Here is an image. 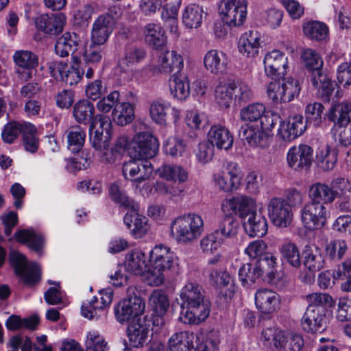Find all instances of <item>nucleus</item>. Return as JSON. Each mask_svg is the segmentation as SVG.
<instances>
[{
	"instance_id": "obj_1",
	"label": "nucleus",
	"mask_w": 351,
	"mask_h": 351,
	"mask_svg": "<svg viewBox=\"0 0 351 351\" xmlns=\"http://www.w3.org/2000/svg\"><path fill=\"white\" fill-rule=\"evenodd\" d=\"M182 301L179 319L189 324H199L205 321L210 314V304L205 299L203 289L196 282H189L182 289Z\"/></svg>"
},
{
	"instance_id": "obj_2",
	"label": "nucleus",
	"mask_w": 351,
	"mask_h": 351,
	"mask_svg": "<svg viewBox=\"0 0 351 351\" xmlns=\"http://www.w3.org/2000/svg\"><path fill=\"white\" fill-rule=\"evenodd\" d=\"M328 119L339 128L338 139L339 145L336 143L325 144L326 154H337L343 152L341 148L351 144V104L339 103L332 107L328 113Z\"/></svg>"
},
{
	"instance_id": "obj_3",
	"label": "nucleus",
	"mask_w": 351,
	"mask_h": 351,
	"mask_svg": "<svg viewBox=\"0 0 351 351\" xmlns=\"http://www.w3.org/2000/svg\"><path fill=\"white\" fill-rule=\"evenodd\" d=\"M175 261V254L169 247L163 244L155 245L149 254V284L152 286L162 285L165 280L167 274L173 267Z\"/></svg>"
},
{
	"instance_id": "obj_4",
	"label": "nucleus",
	"mask_w": 351,
	"mask_h": 351,
	"mask_svg": "<svg viewBox=\"0 0 351 351\" xmlns=\"http://www.w3.org/2000/svg\"><path fill=\"white\" fill-rule=\"evenodd\" d=\"M204 231V221L195 213L179 216L171 223L170 234L178 242L190 243Z\"/></svg>"
},
{
	"instance_id": "obj_5",
	"label": "nucleus",
	"mask_w": 351,
	"mask_h": 351,
	"mask_svg": "<svg viewBox=\"0 0 351 351\" xmlns=\"http://www.w3.org/2000/svg\"><path fill=\"white\" fill-rule=\"evenodd\" d=\"M135 290L134 287H129L127 297L114 308L116 319L121 324L129 322L132 318L136 317L144 312L145 302L135 293Z\"/></svg>"
},
{
	"instance_id": "obj_6",
	"label": "nucleus",
	"mask_w": 351,
	"mask_h": 351,
	"mask_svg": "<svg viewBox=\"0 0 351 351\" xmlns=\"http://www.w3.org/2000/svg\"><path fill=\"white\" fill-rule=\"evenodd\" d=\"M10 261L14 267L16 276L24 284L32 286L39 282L40 268L37 263H29L26 257L16 251H12L10 253Z\"/></svg>"
},
{
	"instance_id": "obj_7",
	"label": "nucleus",
	"mask_w": 351,
	"mask_h": 351,
	"mask_svg": "<svg viewBox=\"0 0 351 351\" xmlns=\"http://www.w3.org/2000/svg\"><path fill=\"white\" fill-rule=\"evenodd\" d=\"M300 221L304 229L315 231L322 229L327 223L329 212L323 204L306 202L300 211Z\"/></svg>"
},
{
	"instance_id": "obj_8",
	"label": "nucleus",
	"mask_w": 351,
	"mask_h": 351,
	"mask_svg": "<svg viewBox=\"0 0 351 351\" xmlns=\"http://www.w3.org/2000/svg\"><path fill=\"white\" fill-rule=\"evenodd\" d=\"M219 14L222 21L229 27L243 24L247 15L245 0H222L219 5Z\"/></svg>"
},
{
	"instance_id": "obj_9",
	"label": "nucleus",
	"mask_w": 351,
	"mask_h": 351,
	"mask_svg": "<svg viewBox=\"0 0 351 351\" xmlns=\"http://www.w3.org/2000/svg\"><path fill=\"white\" fill-rule=\"evenodd\" d=\"M119 8L114 6L108 12L99 15L94 21L91 30V41L97 45H104L113 30L115 17L118 16Z\"/></svg>"
},
{
	"instance_id": "obj_10",
	"label": "nucleus",
	"mask_w": 351,
	"mask_h": 351,
	"mask_svg": "<svg viewBox=\"0 0 351 351\" xmlns=\"http://www.w3.org/2000/svg\"><path fill=\"white\" fill-rule=\"evenodd\" d=\"M268 216L272 223L279 228H287L292 222L293 213L290 204L281 197L269 199L267 206Z\"/></svg>"
},
{
	"instance_id": "obj_11",
	"label": "nucleus",
	"mask_w": 351,
	"mask_h": 351,
	"mask_svg": "<svg viewBox=\"0 0 351 351\" xmlns=\"http://www.w3.org/2000/svg\"><path fill=\"white\" fill-rule=\"evenodd\" d=\"M221 208L225 213L234 214L243 219L257 208V205L254 198L239 195L224 199L221 202Z\"/></svg>"
},
{
	"instance_id": "obj_12",
	"label": "nucleus",
	"mask_w": 351,
	"mask_h": 351,
	"mask_svg": "<svg viewBox=\"0 0 351 351\" xmlns=\"http://www.w3.org/2000/svg\"><path fill=\"white\" fill-rule=\"evenodd\" d=\"M263 63L266 75L273 80H280L287 74V57L278 50L268 52L265 56Z\"/></svg>"
},
{
	"instance_id": "obj_13",
	"label": "nucleus",
	"mask_w": 351,
	"mask_h": 351,
	"mask_svg": "<svg viewBox=\"0 0 351 351\" xmlns=\"http://www.w3.org/2000/svg\"><path fill=\"white\" fill-rule=\"evenodd\" d=\"M142 156L143 155H135L134 158L123 164L122 171L125 178H128V176L131 178L138 176L134 180L141 182L151 176L154 170L153 166L147 158Z\"/></svg>"
},
{
	"instance_id": "obj_14",
	"label": "nucleus",
	"mask_w": 351,
	"mask_h": 351,
	"mask_svg": "<svg viewBox=\"0 0 351 351\" xmlns=\"http://www.w3.org/2000/svg\"><path fill=\"white\" fill-rule=\"evenodd\" d=\"M327 319L325 308L307 307L302 319L301 326L302 329L311 334L322 332L326 330Z\"/></svg>"
},
{
	"instance_id": "obj_15",
	"label": "nucleus",
	"mask_w": 351,
	"mask_h": 351,
	"mask_svg": "<svg viewBox=\"0 0 351 351\" xmlns=\"http://www.w3.org/2000/svg\"><path fill=\"white\" fill-rule=\"evenodd\" d=\"M255 305L259 312L270 315L280 308V297L275 291L268 289L256 291L254 295Z\"/></svg>"
},
{
	"instance_id": "obj_16",
	"label": "nucleus",
	"mask_w": 351,
	"mask_h": 351,
	"mask_svg": "<svg viewBox=\"0 0 351 351\" xmlns=\"http://www.w3.org/2000/svg\"><path fill=\"white\" fill-rule=\"evenodd\" d=\"M243 220L244 229L250 237H261L267 234V221L261 209L256 208Z\"/></svg>"
},
{
	"instance_id": "obj_17",
	"label": "nucleus",
	"mask_w": 351,
	"mask_h": 351,
	"mask_svg": "<svg viewBox=\"0 0 351 351\" xmlns=\"http://www.w3.org/2000/svg\"><path fill=\"white\" fill-rule=\"evenodd\" d=\"M66 18L62 13L42 15L36 19L38 29L50 35H57L63 31Z\"/></svg>"
},
{
	"instance_id": "obj_18",
	"label": "nucleus",
	"mask_w": 351,
	"mask_h": 351,
	"mask_svg": "<svg viewBox=\"0 0 351 351\" xmlns=\"http://www.w3.org/2000/svg\"><path fill=\"white\" fill-rule=\"evenodd\" d=\"M307 125L302 115H294L287 122L280 123L279 134L285 141H291L301 136L306 131Z\"/></svg>"
},
{
	"instance_id": "obj_19",
	"label": "nucleus",
	"mask_w": 351,
	"mask_h": 351,
	"mask_svg": "<svg viewBox=\"0 0 351 351\" xmlns=\"http://www.w3.org/2000/svg\"><path fill=\"white\" fill-rule=\"evenodd\" d=\"M158 60V69L161 73H178L184 66L183 58L174 51H169L163 48L160 50Z\"/></svg>"
},
{
	"instance_id": "obj_20",
	"label": "nucleus",
	"mask_w": 351,
	"mask_h": 351,
	"mask_svg": "<svg viewBox=\"0 0 351 351\" xmlns=\"http://www.w3.org/2000/svg\"><path fill=\"white\" fill-rule=\"evenodd\" d=\"M138 209H130L123 219L124 223L136 238L143 237L149 230L148 219L138 213Z\"/></svg>"
},
{
	"instance_id": "obj_21",
	"label": "nucleus",
	"mask_w": 351,
	"mask_h": 351,
	"mask_svg": "<svg viewBox=\"0 0 351 351\" xmlns=\"http://www.w3.org/2000/svg\"><path fill=\"white\" fill-rule=\"evenodd\" d=\"M134 154H158L159 143L149 132H140L133 138Z\"/></svg>"
},
{
	"instance_id": "obj_22",
	"label": "nucleus",
	"mask_w": 351,
	"mask_h": 351,
	"mask_svg": "<svg viewBox=\"0 0 351 351\" xmlns=\"http://www.w3.org/2000/svg\"><path fill=\"white\" fill-rule=\"evenodd\" d=\"M124 267L127 272L134 275H141L147 269V258L144 252L139 250L128 252L125 256Z\"/></svg>"
},
{
	"instance_id": "obj_23",
	"label": "nucleus",
	"mask_w": 351,
	"mask_h": 351,
	"mask_svg": "<svg viewBox=\"0 0 351 351\" xmlns=\"http://www.w3.org/2000/svg\"><path fill=\"white\" fill-rule=\"evenodd\" d=\"M204 64L206 69L211 73L222 74L227 69L228 59L223 52L211 49L205 54Z\"/></svg>"
},
{
	"instance_id": "obj_24",
	"label": "nucleus",
	"mask_w": 351,
	"mask_h": 351,
	"mask_svg": "<svg viewBox=\"0 0 351 351\" xmlns=\"http://www.w3.org/2000/svg\"><path fill=\"white\" fill-rule=\"evenodd\" d=\"M260 34L257 31L249 30L239 38L238 48L240 53L246 57H254L260 47Z\"/></svg>"
},
{
	"instance_id": "obj_25",
	"label": "nucleus",
	"mask_w": 351,
	"mask_h": 351,
	"mask_svg": "<svg viewBox=\"0 0 351 351\" xmlns=\"http://www.w3.org/2000/svg\"><path fill=\"white\" fill-rule=\"evenodd\" d=\"M210 142L220 150L228 151L232 147L233 136L230 131L221 125H213L208 133Z\"/></svg>"
},
{
	"instance_id": "obj_26",
	"label": "nucleus",
	"mask_w": 351,
	"mask_h": 351,
	"mask_svg": "<svg viewBox=\"0 0 351 351\" xmlns=\"http://www.w3.org/2000/svg\"><path fill=\"white\" fill-rule=\"evenodd\" d=\"M333 191L325 183H314L308 189L309 202L314 204H323L324 206L331 204L336 198Z\"/></svg>"
},
{
	"instance_id": "obj_27",
	"label": "nucleus",
	"mask_w": 351,
	"mask_h": 351,
	"mask_svg": "<svg viewBox=\"0 0 351 351\" xmlns=\"http://www.w3.org/2000/svg\"><path fill=\"white\" fill-rule=\"evenodd\" d=\"M149 305L153 311L159 317L154 321L163 323L161 318L166 314L169 307V300L167 294L162 289H156L152 292L149 298Z\"/></svg>"
},
{
	"instance_id": "obj_28",
	"label": "nucleus",
	"mask_w": 351,
	"mask_h": 351,
	"mask_svg": "<svg viewBox=\"0 0 351 351\" xmlns=\"http://www.w3.org/2000/svg\"><path fill=\"white\" fill-rule=\"evenodd\" d=\"M79 37L75 33L65 32L56 41V53L60 57H67L77 49Z\"/></svg>"
},
{
	"instance_id": "obj_29",
	"label": "nucleus",
	"mask_w": 351,
	"mask_h": 351,
	"mask_svg": "<svg viewBox=\"0 0 351 351\" xmlns=\"http://www.w3.org/2000/svg\"><path fill=\"white\" fill-rule=\"evenodd\" d=\"M145 37L147 43L156 50H162L167 43V37L160 25L149 23L145 28Z\"/></svg>"
},
{
	"instance_id": "obj_30",
	"label": "nucleus",
	"mask_w": 351,
	"mask_h": 351,
	"mask_svg": "<svg viewBox=\"0 0 351 351\" xmlns=\"http://www.w3.org/2000/svg\"><path fill=\"white\" fill-rule=\"evenodd\" d=\"M149 326L141 322L140 319L130 324L127 330L130 344L133 347H140L147 342Z\"/></svg>"
},
{
	"instance_id": "obj_31",
	"label": "nucleus",
	"mask_w": 351,
	"mask_h": 351,
	"mask_svg": "<svg viewBox=\"0 0 351 351\" xmlns=\"http://www.w3.org/2000/svg\"><path fill=\"white\" fill-rule=\"evenodd\" d=\"M194 336L188 331L173 334L168 340L169 351H192L194 348Z\"/></svg>"
},
{
	"instance_id": "obj_32",
	"label": "nucleus",
	"mask_w": 351,
	"mask_h": 351,
	"mask_svg": "<svg viewBox=\"0 0 351 351\" xmlns=\"http://www.w3.org/2000/svg\"><path fill=\"white\" fill-rule=\"evenodd\" d=\"M67 148L73 154L84 152L86 132L78 125H73L66 131Z\"/></svg>"
},
{
	"instance_id": "obj_33",
	"label": "nucleus",
	"mask_w": 351,
	"mask_h": 351,
	"mask_svg": "<svg viewBox=\"0 0 351 351\" xmlns=\"http://www.w3.org/2000/svg\"><path fill=\"white\" fill-rule=\"evenodd\" d=\"M95 106L87 99L76 102L73 109V116L77 123L82 125L90 123L95 117Z\"/></svg>"
},
{
	"instance_id": "obj_34",
	"label": "nucleus",
	"mask_w": 351,
	"mask_h": 351,
	"mask_svg": "<svg viewBox=\"0 0 351 351\" xmlns=\"http://www.w3.org/2000/svg\"><path fill=\"white\" fill-rule=\"evenodd\" d=\"M34 125L30 123H20L17 121H10L6 123L2 130L1 137L5 143L12 144L24 130H34Z\"/></svg>"
},
{
	"instance_id": "obj_35",
	"label": "nucleus",
	"mask_w": 351,
	"mask_h": 351,
	"mask_svg": "<svg viewBox=\"0 0 351 351\" xmlns=\"http://www.w3.org/2000/svg\"><path fill=\"white\" fill-rule=\"evenodd\" d=\"M16 239L22 243H28L30 249L40 254L44 244L41 234L33 229L21 230L15 233Z\"/></svg>"
},
{
	"instance_id": "obj_36",
	"label": "nucleus",
	"mask_w": 351,
	"mask_h": 351,
	"mask_svg": "<svg viewBox=\"0 0 351 351\" xmlns=\"http://www.w3.org/2000/svg\"><path fill=\"white\" fill-rule=\"evenodd\" d=\"M280 253L283 263L295 269L300 267L301 255L295 243L291 241L285 243L280 248Z\"/></svg>"
},
{
	"instance_id": "obj_37",
	"label": "nucleus",
	"mask_w": 351,
	"mask_h": 351,
	"mask_svg": "<svg viewBox=\"0 0 351 351\" xmlns=\"http://www.w3.org/2000/svg\"><path fill=\"white\" fill-rule=\"evenodd\" d=\"M303 264L311 271H317L324 266V258L316 247L306 245L302 252Z\"/></svg>"
},
{
	"instance_id": "obj_38",
	"label": "nucleus",
	"mask_w": 351,
	"mask_h": 351,
	"mask_svg": "<svg viewBox=\"0 0 351 351\" xmlns=\"http://www.w3.org/2000/svg\"><path fill=\"white\" fill-rule=\"evenodd\" d=\"M203 8L197 4L187 5L182 16L184 25L187 28H197L200 26L203 20Z\"/></svg>"
},
{
	"instance_id": "obj_39",
	"label": "nucleus",
	"mask_w": 351,
	"mask_h": 351,
	"mask_svg": "<svg viewBox=\"0 0 351 351\" xmlns=\"http://www.w3.org/2000/svg\"><path fill=\"white\" fill-rule=\"evenodd\" d=\"M174 73L169 80L171 93L173 97L184 100L190 93L189 82L185 76Z\"/></svg>"
},
{
	"instance_id": "obj_40",
	"label": "nucleus",
	"mask_w": 351,
	"mask_h": 351,
	"mask_svg": "<svg viewBox=\"0 0 351 351\" xmlns=\"http://www.w3.org/2000/svg\"><path fill=\"white\" fill-rule=\"evenodd\" d=\"M263 275L262 270L256 263L255 264H244L239 270V278L244 287H248L256 282Z\"/></svg>"
},
{
	"instance_id": "obj_41",
	"label": "nucleus",
	"mask_w": 351,
	"mask_h": 351,
	"mask_svg": "<svg viewBox=\"0 0 351 351\" xmlns=\"http://www.w3.org/2000/svg\"><path fill=\"white\" fill-rule=\"evenodd\" d=\"M112 117L117 125H125L131 123L134 118V108L131 104L123 102L114 108Z\"/></svg>"
},
{
	"instance_id": "obj_42",
	"label": "nucleus",
	"mask_w": 351,
	"mask_h": 351,
	"mask_svg": "<svg viewBox=\"0 0 351 351\" xmlns=\"http://www.w3.org/2000/svg\"><path fill=\"white\" fill-rule=\"evenodd\" d=\"M110 199L120 206L126 209H138V204L128 197L116 184H112L108 189Z\"/></svg>"
},
{
	"instance_id": "obj_43",
	"label": "nucleus",
	"mask_w": 351,
	"mask_h": 351,
	"mask_svg": "<svg viewBox=\"0 0 351 351\" xmlns=\"http://www.w3.org/2000/svg\"><path fill=\"white\" fill-rule=\"evenodd\" d=\"M171 106L169 103L159 101H153L149 107V114L156 123L160 125L167 124Z\"/></svg>"
},
{
	"instance_id": "obj_44",
	"label": "nucleus",
	"mask_w": 351,
	"mask_h": 351,
	"mask_svg": "<svg viewBox=\"0 0 351 351\" xmlns=\"http://www.w3.org/2000/svg\"><path fill=\"white\" fill-rule=\"evenodd\" d=\"M158 172L161 178L167 180H173L178 181L179 183H183L188 179L187 171L178 165H163L158 169Z\"/></svg>"
},
{
	"instance_id": "obj_45",
	"label": "nucleus",
	"mask_w": 351,
	"mask_h": 351,
	"mask_svg": "<svg viewBox=\"0 0 351 351\" xmlns=\"http://www.w3.org/2000/svg\"><path fill=\"white\" fill-rule=\"evenodd\" d=\"M303 32L305 36L308 38L321 41L327 37L328 29L324 23L317 21H313L306 23L304 25Z\"/></svg>"
},
{
	"instance_id": "obj_46",
	"label": "nucleus",
	"mask_w": 351,
	"mask_h": 351,
	"mask_svg": "<svg viewBox=\"0 0 351 351\" xmlns=\"http://www.w3.org/2000/svg\"><path fill=\"white\" fill-rule=\"evenodd\" d=\"M261 340L267 346H273L277 349L282 348L285 339V332L276 327L264 329L261 333Z\"/></svg>"
},
{
	"instance_id": "obj_47",
	"label": "nucleus",
	"mask_w": 351,
	"mask_h": 351,
	"mask_svg": "<svg viewBox=\"0 0 351 351\" xmlns=\"http://www.w3.org/2000/svg\"><path fill=\"white\" fill-rule=\"evenodd\" d=\"M13 59L19 67L25 70H32L38 65L37 55L27 50L16 51L13 56Z\"/></svg>"
},
{
	"instance_id": "obj_48",
	"label": "nucleus",
	"mask_w": 351,
	"mask_h": 351,
	"mask_svg": "<svg viewBox=\"0 0 351 351\" xmlns=\"http://www.w3.org/2000/svg\"><path fill=\"white\" fill-rule=\"evenodd\" d=\"M232 81L220 83L215 88V97L217 103L223 108H228L233 102V90Z\"/></svg>"
},
{
	"instance_id": "obj_49",
	"label": "nucleus",
	"mask_w": 351,
	"mask_h": 351,
	"mask_svg": "<svg viewBox=\"0 0 351 351\" xmlns=\"http://www.w3.org/2000/svg\"><path fill=\"white\" fill-rule=\"evenodd\" d=\"M302 57L306 69L312 72V76L322 71L324 62L316 51L307 49L303 51Z\"/></svg>"
},
{
	"instance_id": "obj_50",
	"label": "nucleus",
	"mask_w": 351,
	"mask_h": 351,
	"mask_svg": "<svg viewBox=\"0 0 351 351\" xmlns=\"http://www.w3.org/2000/svg\"><path fill=\"white\" fill-rule=\"evenodd\" d=\"M239 227V222L232 216L226 215L219 222L218 228L215 231L224 241L226 238H230L237 234Z\"/></svg>"
},
{
	"instance_id": "obj_51",
	"label": "nucleus",
	"mask_w": 351,
	"mask_h": 351,
	"mask_svg": "<svg viewBox=\"0 0 351 351\" xmlns=\"http://www.w3.org/2000/svg\"><path fill=\"white\" fill-rule=\"evenodd\" d=\"M324 107L319 102L309 104L305 108V121L307 124H312L314 127L321 126L323 121V112Z\"/></svg>"
},
{
	"instance_id": "obj_52",
	"label": "nucleus",
	"mask_w": 351,
	"mask_h": 351,
	"mask_svg": "<svg viewBox=\"0 0 351 351\" xmlns=\"http://www.w3.org/2000/svg\"><path fill=\"white\" fill-rule=\"evenodd\" d=\"M223 243V239L215 230L204 235L199 241L200 249L204 253L211 254L217 251Z\"/></svg>"
},
{
	"instance_id": "obj_53",
	"label": "nucleus",
	"mask_w": 351,
	"mask_h": 351,
	"mask_svg": "<svg viewBox=\"0 0 351 351\" xmlns=\"http://www.w3.org/2000/svg\"><path fill=\"white\" fill-rule=\"evenodd\" d=\"M265 106L261 103H254L247 105L240 111V118L242 121L255 122L259 121L261 116L265 113Z\"/></svg>"
},
{
	"instance_id": "obj_54",
	"label": "nucleus",
	"mask_w": 351,
	"mask_h": 351,
	"mask_svg": "<svg viewBox=\"0 0 351 351\" xmlns=\"http://www.w3.org/2000/svg\"><path fill=\"white\" fill-rule=\"evenodd\" d=\"M311 82L322 96L328 97L334 90L332 82L322 73V71L311 77Z\"/></svg>"
},
{
	"instance_id": "obj_55",
	"label": "nucleus",
	"mask_w": 351,
	"mask_h": 351,
	"mask_svg": "<svg viewBox=\"0 0 351 351\" xmlns=\"http://www.w3.org/2000/svg\"><path fill=\"white\" fill-rule=\"evenodd\" d=\"M348 250V244L346 241L343 239L331 241L326 247V256L336 261L342 259Z\"/></svg>"
},
{
	"instance_id": "obj_56",
	"label": "nucleus",
	"mask_w": 351,
	"mask_h": 351,
	"mask_svg": "<svg viewBox=\"0 0 351 351\" xmlns=\"http://www.w3.org/2000/svg\"><path fill=\"white\" fill-rule=\"evenodd\" d=\"M156 191L160 195L167 196L170 199L182 198L185 189L178 182L167 184L164 182H157Z\"/></svg>"
},
{
	"instance_id": "obj_57",
	"label": "nucleus",
	"mask_w": 351,
	"mask_h": 351,
	"mask_svg": "<svg viewBox=\"0 0 351 351\" xmlns=\"http://www.w3.org/2000/svg\"><path fill=\"white\" fill-rule=\"evenodd\" d=\"M233 90V102L237 104L245 103L253 97L250 87L243 82L232 81Z\"/></svg>"
},
{
	"instance_id": "obj_58",
	"label": "nucleus",
	"mask_w": 351,
	"mask_h": 351,
	"mask_svg": "<svg viewBox=\"0 0 351 351\" xmlns=\"http://www.w3.org/2000/svg\"><path fill=\"white\" fill-rule=\"evenodd\" d=\"M282 86L285 94L284 102H290L295 97L299 95L300 92V86L298 80L292 77L281 78Z\"/></svg>"
},
{
	"instance_id": "obj_59",
	"label": "nucleus",
	"mask_w": 351,
	"mask_h": 351,
	"mask_svg": "<svg viewBox=\"0 0 351 351\" xmlns=\"http://www.w3.org/2000/svg\"><path fill=\"white\" fill-rule=\"evenodd\" d=\"M213 180L219 189L225 192L232 191L240 185V184L232 180L226 172L221 170L213 175Z\"/></svg>"
},
{
	"instance_id": "obj_60",
	"label": "nucleus",
	"mask_w": 351,
	"mask_h": 351,
	"mask_svg": "<svg viewBox=\"0 0 351 351\" xmlns=\"http://www.w3.org/2000/svg\"><path fill=\"white\" fill-rule=\"evenodd\" d=\"M86 351H107V343L96 331L89 332L85 342Z\"/></svg>"
},
{
	"instance_id": "obj_61",
	"label": "nucleus",
	"mask_w": 351,
	"mask_h": 351,
	"mask_svg": "<svg viewBox=\"0 0 351 351\" xmlns=\"http://www.w3.org/2000/svg\"><path fill=\"white\" fill-rule=\"evenodd\" d=\"M88 155H73L66 159V169L68 171L75 173L80 170L87 168L90 162Z\"/></svg>"
},
{
	"instance_id": "obj_62",
	"label": "nucleus",
	"mask_w": 351,
	"mask_h": 351,
	"mask_svg": "<svg viewBox=\"0 0 351 351\" xmlns=\"http://www.w3.org/2000/svg\"><path fill=\"white\" fill-rule=\"evenodd\" d=\"M101 312L103 311L99 306V298L96 296L86 302H83L81 306L82 315L88 319L97 317Z\"/></svg>"
},
{
	"instance_id": "obj_63",
	"label": "nucleus",
	"mask_w": 351,
	"mask_h": 351,
	"mask_svg": "<svg viewBox=\"0 0 351 351\" xmlns=\"http://www.w3.org/2000/svg\"><path fill=\"white\" fill-rule=\"evenodd\" d=\"M106 136V133L104 134L99 130H95L93 133L90 132V142L95 151L101 152L108 147L112 134L108 137Z\"/></svg>"
},
{
	"instance_id": "obj_64",
	"label": "nucleus",
	"mask_w": 351,
	"mask_h": 351,
	"mask_svg": "<svg viewBox=\"0 0 351 351\" xmlns=\"http://www.w3.org/2000/svg\"><path fill=\"white\" fill-rule=\"evenodd\" d=\"M337 80L343 88H348L351 86V62H345L338 66Z\"/></svg>"
}]
</instances>
